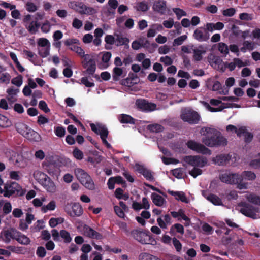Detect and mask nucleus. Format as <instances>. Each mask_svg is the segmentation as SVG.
I'll return each mask as SVG.
<instances>
[{
	"label": "nucleus",
	"mask_w": 260,
	"mask_h": 260,
	"mask_svg": "<svg viewBox=\"0 0 260 260\" xmlns=\"http://www.w3.org/2000/svg\"><path fill=\"white\" fill-rule=\"evenodd\" d=\"M201 141L205 146L215 147L227 145V139L221 133L213 127H204L200 131Z\"/></svg>",
	"instance_id": "obj_1"
},
{
	"label": "nucleus",
	"mask_w": 260,
	"mask_h": 260,
	"mask_svg": "<svg viewBox=\"0 0 260 260\" xmlns=\"http://www.w3.org/2000/svg\"><path fill=\"white\" fill-rule=\"evenodd\" d=\"M184 161L187 164L194 167V168L189 172V174L194 178L202 173V170L197 167L203 168L207 164V160L205 157L199 155L185 156L184 158Z\"/></svg>",
	"instance_id": "obj_2"
},
{
	"label": "nucleus",
	"mask_w": 260,
	"mask_h": 260,
	"mask_svg": "<svg viewBox=\"0 0 260 260\" xmlns=\"http://www.w3.org/2000/svg\"><path fill=\"white\" fill-rule=\"evenodd\" d=\"M74 173L77 179L86 188L90 190L95 188L92 179L84 170L81 168H76L74 170Z\"/></svg>",
	"instance_id": "obj_3"
},
{
	"label": "nucleus",
	"mask_w": 260,
	"mask_h": 260,
	"mask_svg": "<svg viewBox=\"0 0 260 260\" xmlns=\"http://www.w3.org/2000/svg\"><path fill=\"white\" fill-rule=\"evenodd\" d=\"M38 54L42 58L47 57L50 54V43L45 38H40L37 40Z\"/></svg>",
	"instance_id": "obj_4"
},
{
	"label": "nucleus",
	"mask_w": 260,
	"mask_h": 260,
	"mask_svg": "<svg viewBox=\"0 0 260 260\" xmlns=\"http://www.w3.org/2000/svg\"><path fill=\"white\" fill-rule=\"evenodd\" d=\"M92 131L95 133L99 134L102 140L103 143L106 146L107 148H110L111 145L106 140V138L108 135L107 128L103 124L97 123L96 124L91 123L90 124Z\"/></svg>",
	"instance_id": "obj_5"
},
{
	"label": "nucleus",
	"mask_w": 260,
	"mask_h": 260,
	"mask_svg": "<svg viewBox=\"0 0 260 260\" xmlns=\"http://www.w3.org/2000/svg\"><path fill=\"white\" fill-rule=\"evenodd\" d=\"M134 238L143 244H151L154 245L156 240L151 236L145 232L135 231L133 233Z\"/></svg>",
	"instance_id": "obj_6"
},
{
	"label": "nucleus",
	"mask_w": 260,
	"mask_h": 260,
	"mask_svg": "<svg viewBox=\"0 0 260 260\" xmlns=\"http://www.w3.org/2000/svg\"><path fill=\"white\" fill-rule=\"evenodd\" d=\"M26 29L31 34H36L40 27V24L36 19H32L30 15H27L23 19Z\"/></svg>",
	"instance_id": "obj_7"
},
{
	"label": "nucleus",
	"mask_w": 260,
	"mask_h": 260,
	"mask_svg": "<svg viewBox=\"0 0 260 260\" xmlns=\"http://www.w3.org/2000/svg\"><path fill=\"white\" fill-rule=\"evenodd\" d=\"M186 145L188 148L198 153L203 154L211 155V151L205 145L194 140H189L186 143Z\"/></svg>",
	"instance_id": "obj_8"
},
{
	"label": "nucleus",
	"mask_w": 260,
	"mask_h": 260,
	"mask_svg": "<svg viewBox=\"0 0 260 260\" xmlns=\"http://www.w3.org/2000/svg\"><path fill=\"white\" fill-rule=\"evenodd\" d=\"M240 206H241L239 209L240 212L244 215L253 219L260 218V214L258 213L257 208L246 203H242Z\"/></svg>",
	"instance_id": "obj_9"
},
{
	"label": "nucleus",
	"mask_w": 260,
	"mask_h": 260,
	"mask_svg": "<svg viewBox=\"0 0 260 260\" xmlns=\"http://www.w3.org/2000/svg\"><path fill=\"white\" fill-rule=\"evenodd\" d=\"M241 174L232 172H225L220 176V179L223 182L230 184H236L241 181Z\"/></svg>",
	"instance_id": "obj_10"
},
{
	"label": "nucleus",
	"mask_w": 260,
	"mask_h": 260,
	"mask_svg": "<svg viewBox=\"0 0 260 260\" xmlns=\"http://www.w3.org/2000/svg\"><path fill=\"white\" fill-rule=\"evenodd\" d=\"M82 66L86 69V73L89 75H93L96 70V63L93 57L89 54L84 56L83 60Z\"/></svg>",
	"instance_id": "obj_11"
},
{
	"label": "nucleus",
	"mask_w": 260,
	"mask_h": 260,
	"mask_svg": "<svg viewBox=\"0 0 260 260\" xmlns=\"http://www.w3.org/2000/svg\"><path fill=\"white\" fill-rule=\"evenodd\" d=\"M210 104L214 106H218L221 104V105L217 108H213L211 107L207 102H202V103L204 105V106L207 109L208 111L211 112H218V111H221L223 109L226 108L231 107L230 104H226L224 103H221V100L219 99H211L210 100Z\"/></svg>",
	"instance_id": "obj_12"
},
{
	"label": "nucleus",
	"mask_w": 260,
	"mask_h": 260,
	"mask_svg": "<svg viewBox=\"0 0 260 260\" xmlns=\"http://www.w3.org/2000/svg\"><path fill=\"white\" fill-rule=\"evenodd\" d=\"M181 119L189 123H197L199 121L200 116L197 112L190 110H184L181 115Z\"/></svg>",
	"instance_id": "obj_13"
},
{
	"label": "nucleus",
	"mask_w": 260,
	"mask_h": 260,
	"mask_svg": "<svg viewBox=\"0 0 260 260\" xmlns=\"http://www.w3.org/2000/svg\"><path fill=\"white\" fill-rule=\"evenodd\" d=\"M21 190V187L16 182L7 183L5 185L4 196L10 197L15 194H18Z\"/></svg>",
	"instance_id": "obj_14"
},
{
	"label": "nucleus",
	"mask_w": 260,
	"mask_h": 260,
	"mask_svg": "<svg viewBox=\"0 0 260 260\" xmlns=\"http://www.w3.org/2000/svg\"><path fill=\"white\" fill-rule=\"evenodd\" d=\"M206 27H200L194 30L193 36L196 40L199 42L206 41L210 37Z\"/></svg>",
	"instance_id": "obj_15"
},
{
	"label": "nucleus",
	"mask_w": 260,
	"mask_h": 260,
	"mask_svg": "<svg viewBox=\"0 0 260 260\" xmlns=\"http://www.w3.org/2000/svg\"><path fill=\"white\" fill-rule=\"evenodd\" d=\"M137 107L142 111H151L156 109V105L155 104L148 103L144 100H138L136 102Z\"/></svg>",
	"instance_id": "obj_16"
},
{
	"label": "nucleus",
	"mask_w": 260,
	"mask_h": 260,
	"mask_svg": "<svg viewBox=\"0 0 260 260\" xmlns=\"http://www.w3.org/2000/svg\"><path fill=\"white\" fill-rule=\"evenodd\" d=\"M41 185L49 193H55L57 190L56 184L49 177L41 184Z\"/></svg>",
	"instance_id": "obj_17"
},
{
	"label": "nucleus",
	"mask_w": 260,
	"mask_h": 260,
	"mask_svg": "<svg viewBox=\"0 0 260 260\" xmlns=\"http://www.w3.org/2000/svg\"><path fill=\"white\" fill-rule=\"evenodd\" d=\"M77 12L81 14L93 15L97 13V10L93 7H88L80 2L78 4Z\"/></svg>",
	"instance_id": "obj_18"
},
{
	"label": "nucleus",
	"mask_w": 260,
	"mask_h": 260,
	"mask_svg": "<svg viewBox=\"0 0 260 260\" xmlns=\"http://www.w3.org/2000/svg\"><path fill=\"white\" fill-rule=\"evenodd\" d=\"M158 226L162 229H167L169 225L171 224V216L166 214L163 216L158 217L156 219Z\"/></svg>",
	"instance_id": "obj_19"
},
{
	"label": "nucleus",
	"mask_w": 260,
	"mask_h": 260,
	"mask_svg": "<svg viewBox=\"0 0 260 260\" xmlns=\"http://www.w3.org/2000/svg\"><path fill=\"white\" fill-rule=\"evenodd\" d=\"M134 168L138 172L142 174L147 180H152L153 179V176L151 171L145 168L143 166L136 164L135 165Z\"/></svg>",
	"instance_id": "obj_20"
},
{
	"label": "nucleus",
	"mask_w": 260,
	"mask_h": 260,
	"mask_svg": "<svg viewBox=\"0 0 260 260\" xmlns=\"http://www.w3.org/2000/svg\"><path fill=\"white\" fill-rule=\"evenodd\" d=\"M83 234L85 236L92 239H101L102 238V235L100 233L87 225L83 228Z\"/></svg>",
	"instance_id": "obj_21"
},
{
	"label": "nucleus",
	"mask_w": 260,
	"mask_h": 260,
	"mask_svg": "<svg viewBox=\"0 0 260 260\" xmlns=\"http://www.w3.org/2000/svg\"><path fill=\"white\" fill-rule=\"evenodd\" d=\"M12 162L15 166L20 168H24L28 164L27 160L21 154L18 153L15 156Z\"/></svg>",
	"instance_id": "obj_22"
},
{
	"label": "nucleus",
	"mask_w": 260,
	"mask_h": 260,
	"mask_svg": "<svg viewBox=\"0 0 260 260\" xmlns=\"http://www.w3.org/2000/svg\"><path fill=\"white\" fill-rule=\"evenodd\" d=\"M71 207V210H68V206L66 208V210L71 216H79L82 213V207L78 203H74L72 206L69 205Z\"/></svg>",
	"instance_id": "obj_23"
},
{
	"label": "nucleus",
	"mask_w": 260,
	"mask_h": 260,
	"mask_svg": "<svg viewBox=\"0 0 260 260\" xmlns=\"http://www.w3.org/2000/svg\"><path fill=\"white\" fill-rule=\"evenodd\" d=\"M231 156L228 154H221L212 158V161L218 165H226L230 160Z\"/></svg>",
	"instance_id": "obj_24"
},
{
	"label": "nucleus",
	"mask_w": 260,
	"mask_h": 260,
	"mask_svg": "<svg viewBox=\"0 0 260 260\" xmlns=\"http://www.w3.org/2000/svg\"><path fill=\"white\" fill-rule=\"evenodd\" d=\"M151 198L153 203L156 206L161 207H166L167 202L162 196L155 193H152Z\"/></svg>",
	"instance_id": "obj_25"
},
{
	"label": "nucleus",
	"mask_w": 260,
	"mask_h": 260,
	"mask_svg": "<svg viewBox=\"0 0 260 260\" xmlns=\"http://www.w3.org/2000/svg\"><path fill=\"white\" fill-rule=\"evenodd\" d=\"M19 89L14 87H10L7 89V100L11 104H13L17 101V94L19 92Z\"/></svg>",
	"instance_id": "obj_26"
},
{
	"label": "nucleus",
	"mask_w": 260,
	"mask_h": 260,
	"mask_svg": "<svg viewBox=\"0 0 260 260\" xmlns=\"http://www.w3.org/2000/svg\"><path fill=\"white\" fill-rule=\"evenodd\" d=\"M192 51L193 59L197 61L201 60L203 58L202 55L206 52V49L202 46L192 49Z\"/></svg>",
	"instance_id": "obj_27"
},
{
	"label": "nucleus",
	"mask_w": 260,
	"mask_h": 260,
	"mask_svg": "<svg viewBox=\"0 0 260 260\" xmlns=\"http://www.w3.org/2000/svg\"><path fill=\"white\" fill-rule=\"evenodd\" d=\"M168 192L174 196L177 200H180L182 202L188 203L189 202V199L186 197L185 193L182 191H174L173 190H168Z\"/></svg>",
	"instance_id": "obj_28"
},
{
	"label": "nucleus",
	"mask_w": 260,
	"mask_h": 260,
	"mask_svg": "<svg viewBox=\"0 0 260 260\" xmlns=\"http://www.w3.org/2000/svg\"><path fill=\"white\" fill-rule=\"evenodd\" d=\"M171 214L174 218H178V220L181 218L185 220L186 222L185 224L186 226L189 224L190 220L189 218L185 215L184 211L182 209H179L177 212L172 211L171 212Z\"/></svg>",
	"instance_id": "obj_29"
},
{
	"label": "nucleus",
	"mask_w": 260,
	"mask_h": 260,
	"mask_svg": "<svg viewBox=\"0 0 260 260\" xmlns=\"http://www.w3.org/2000/svg\"><path fill=\"white\" fill-rule=\"evenodd\" d=\"M224 24L220 22L216 23H207L205 27L206 29L209 32H213L214 30H220L224 28Z\"/></svg>",
	"instance_id": "obj_30"
},
{
	"label": "nucleus",
	"mask_w": 260,
	"mask_h": 260,
	"mask_svg": "<svg viewBox=\"0 0 260 260\" xmlns=\"http://www.w3.org/2000/svg\"><path fill=\"white\" fill-rule=\"evenodd\" d=\"M18 234V231L14 228H10L4 232V237L7 242H9L11 239H15Z\"/></svg>",
	"instance_id": "obj_31"
},
{
	"label": "nucleus",
	"mask_w": 260,
	"mask_h": 260,
	"mask_svg": "<svg viewBox=\"0 0 260 260\" xmlns=\"http://www.w3.org/2000/svg\"><path fill=\"white\" fill-rule=\"evenodd\" d=\"M23 136L31 141H37L40 139L39 134L30 127L27 129V132L23 134Z\"/></svg>",
	"instance_id": "obj_32"
},
{
	"label": "nucleus",
	"mask_w": 260,
	"mask_h": 260,
	"mask_svg": "<svg viewBox=\"0 0 260 260\" xmlns=\"http://www.w3.org/2000/svg\"><path fill=\"white\" fill-rule=\"evenodd\" d=\"M23 136L31 141H37L40 139L39 134L30 127L27 129V132L23 134Z\"/></svg>",
	"instance_id": "obj_33"
},
{
	"label": "nucleus",
	"mask_w": 260,
	"mask_h": 260,
	"mask_svg": "<svg viewBox=\"0 0 260 260\" xmlns=\"http://www.w3.org/2000/svg\"><path fill=\"white\" fill-rule=\"evenodd\" d=\"M242 47L240 48V51L243 53L247 51H251L255 48V43L250 41H244L242 43Z\"/></svg>",
	"instance_id": "obj_34"
},
{
	"label": "nucleus",
	"mask_w": 260,
	"mask_h": 260,
	"mask_svg": "<svg viewBox=\"0 0 260 260\" xmlns=\"http://www.w3.org/2000/svg\"><path fill=\"white\" fill-rule=\"evenodd\" d=\"M153 9L161 14L164 13L166 10V2L164 0H158L153 5Z\"/></svg>",
	"instance_id": "obj_35"
},
{
	"label": "nucleus",
	"mask_w": 260,
	"mask_h": 260,
	"mask_svg": "<svg viewBox=\"0 0 260 260\" xmlns=\"http://www.w3.org/2000/svg\"><path fill=\"white\" fill-rule=\"evenodd\" d=\"M149 44V42L147 40H135L132 44V48L134 50H138L141 47H147Z\"/></svg>",
	"instance_id": "obj_36"
},
{
	"label": "nucleus",
	"mask_w": 260,
	"mask_h": 260,
	"mask_svg": "<svg viewBox=\"0 0 260 260\" xmlns=\"http://www.w3.org/2000/svg\"><path fill=\"white\" fill-rule=\"evenodd\" d=\"M0 209L3 210L4 214H8L12 211V205L11 203L7 201L1 200L0 201Z\"/></svg>",
	"instance_id": "obj_37"
},
{
	"label": "nucleus",
	"mask_w": 260,
	"mask_h": 260,
	"mask_svg": "<svg viewBox=\"0 0 260 260\" xmlns=\"http://www.w3.org/2000/svg\"><path fill=\"white\" fill-rule=\"evenodd\" d=\"M226 129L227 132L231 133H235L238 136H242V133H244L245 131V127L240 126L239 128L236 127L233 125H229L226 126Z\"/></svg>",
	"instance_id": "obj_38"
},
{
	"label": "nucleus",
	"mask_w": 260,
	"mask_h": 260,
	"mask_svg": "<svg viewBox=\"0 0 260 260\" xmlns=\"http://www.w3.org/2000/svg\"><path fill=\"white\" fill-rule=\"evenodd\" d=\"M33 176L35 179L41 184L48 177L46 174L39 170L35 171L34 172Z\"/></svg>",
	"instance_id": "obj_39"
},
{
	"label": "nucleus",
	"mask_w": 260,
	"mask_h": 260,
	"mask_svg": "<svg viewBox=\"0 0 260 260\" xmlns=\"http://www.w3.org/2000/svg\"><path fill=\"white\" fill-rule=\"evenodd\" d=\"M176 232L183 235L184 233V230L183 225L179 223H176L173 225L170 228L169 233L172 235H175Z\"/></svg>",
	"instance_id": "obj_40"
},
{
	"label": "nucleus",
	"mask_w": 260,
	"mask_h": 260,
	"mask_svg": "<svg viewBox=\"0 0 260 260\" xmlns=\"http://www.w3.org/2000/svg\"><path fill=\"white\" fill-rule=\"evenodd\" d=\"M56 208V202L54 201H51L48 204L43 205L41 207V211L44 213H47L48 211H54Z\"/></svg>",
	"instance_id": "obj_41"
},
{
	"label": "nucleus",
	"mask_w": 260,
	"mask_h": 260,
	"mask_svg": "<svg viewBox=\"0 0 260 260\" xmlns=\"http://www.w3.org/2000/svg\"><path fill=\"white\" fill-rule=\"evenodd\" d=\"M213 91H219V93L220 94L226 95L229 92V89L225 88L222 89L221 88V84L219 81H215L212 87Z\"/></svg>",
	"instance_id": "obj_42"
},
{
	"label": "nucleus",
	"mask_w": 260,
	"mask_h": 260,
	"mask_svg": "<svg viewBox=\"0 0 260 260\" xmlns=\"http://www.w3.org/2000/svg\"><path fill=\"white\" fill-rule=\"evenodd\" d=\"M241 176L242 178L241 181H243L244 180L252 181L254 180L256 178V175L253 172L248 171H243L241 174Z\"/></svg>",
	"instance_id": "obj_43"
},
{
	"label": "nucleus",
	"mask_w": 260,
	"mask_h": 260,
	"mask_svg": "<svg viewBox=\"0 0 260 260\" xmlns=\"http://www.w3.org/2000/svg\"><path fill=\"white\" fill-rule=\"evenodd\" d=\"M208 61L211 66L214 68H216L217 67L219 66L222 62V60L220 58L212 54L208 56Z\"/></svg>",
	"instance_id": "obj_44"
},
{
	"label": "nucleus",
	"mask_w": 260,
	"mask_h": 260,
	"mask_svg": "<svg viewBox=\"0 0 260 260\" xmlns=\"http://www.w3.org/2000/svg\"><path fill=\"white\" fill-rule=\"evenodd\" d=\"M10 56L15 64L18 70L21 73L24 72L25 69L18 61L16 54L14 52H10Z\"/></svg>",
	"instance_id": "obj_45"
},
{
	"label": "nucleus",
	"mask_w": 260,
	"mask_h": 260,
	"mask_svg": "<svg viewBox=\"0 0 260 260\" xmlns=\"http://www.w3.org/2000/svg\"><path fill=\"white\" fill-rule=\"evenodd\" d=\"M15 240L19 243L23 245H27L29 244L30 240L26 236L22 234L18 231V236H16Z\"/></svg>",
	"instance_id": "obj_46"
},
{
	"label": "nucleus",
	"mask_w": 260,
	"mask_h": 260,
	"mask_svg": "<svg viewBox=\"0 0 260 260\" xmlns=\"http://www.w3.org/2000/svg\"><path fill=\"white\" fill-rule=\"evenodd\" d=\"M206 199L214 205L218 206L222 205L221 200L216 195L212 194H210L206 197Z\"/></svg>",
	"instance_id": "obj_47"
},
{
	"label": "nucleus",
	"mask_w": 260,
	"mask_h": 260,
	"mask_svg": "<svg viewBox=\"0 0 260 260\" xmlns=\"http://www.w3.org/2000/svg\"><path fill=\"white\" fill-rule=\"evenodd\" d=\"M139 260H161L159 258L148 253H141L139 255Z\"/></svg>",
	"instance_id": "obj_48"
},
{
	"label": "nucleus",
	"mask_w": 260,
	"mask_h": 260,
	"mask_svg": "<svg viewBox=\"0 0 260 260\" xmlns=\"http://www.w3.org/2000/svg\"><path fill=\"white\" fill-rule=\"evenodd\" d=\"M119 120L123 123H134V119L129 115L121 114L118 117Z\"/></svg>",
	"instance_id": "obj_49"
},
{
	"label": "nucleus",
	"mask_w": 260,
	"mask_h": 260,
	"mask_svg": "<svg viewBox=\"0 0 260 260\" xmlns=\"http://www.w3.org/2000/svg\"><path fill=\"white\" fill-rule=\"evenodd\" d=\"M218 50L220 52L224 55H226L229 53V47L227 44L223 42H220L217 44Z\"/></svg>",
	"instance_id": "obj_50"
},
{
	"label": "nucleus",
	"mask_w": 260,
	"mask_h": 260,
	"mask_svg": "<svg viewBox=\"0 0 260 260\" xmlns=\"http://www.w3.org/2000/svg\"><path fill=\"white\" fill-rule=\"evenodd\" d=\"M16 127L17 131L19 133L21 134L22 136L25 132H27V129H29V127L23 123H17L16 124Z\"/></svg>",
	"instance_id": "obj_51"
},
{
	"label": "nucleus",
	"mask_w": 260,
	"mask_h": 260,
	"mask_svg": "<svg viewBox=\"0 0 260 260\" xmlns=\"http://www.w3.org/2000/svg\"><path fill=\"white\" fill-rule=\"evenodd\" d=\"M248 201L252 203L260 205V197L255 194L249 193L246 196Z\"/></svg>",
	"instance_id": "obj_52"
},
{
	"label": "nucleus",
	"mask_w": 260,
	"mask_h": 260,
	"mask_svg": "<svg viewBox=\"0 0 260 260\" xmlns=\"http://www.w3.org/2000/svg\"><path fill=\"white\" fill-rule=\"evenodd\" d=\"M115 196L118 199H124V200H127L129 198L127 194H123V190L120 188L116 189Z\"/></svg>",
	"instance_id": "obj_53"
},
{
	"label": "nucleus",
	"mask_w": 260,
	"mask_h": 260,
	"mask_svg": "<svg viewBox=\"0 0 260 260\" xmlns=\"http://www.w3.org/2000/svg\"><path fill=\"white\" fill-rule=\"evenodd\" d=\"M111 53L109 52H105L103 53L102 56V61L103 62V66L104 68H106L109 66L108 62L111 58Z\"/></svg>",
	"instance_id": "obj_54"
},
{
	"label": "nucleus",
	"mask_w": 260,
	"mask_h": 260,
	"mask_svg": "<svg viewBox=\"0 0 260 260\" xmlns=\"http://www.w3.org/2000/svg\"><path fill=\"white\" fill-rule=\"evenodd\" d=\"M148 129L154 133H159L162 132L164 127L162 125L158 124H152L148 126Z\"/></svg>",
	"instance_id": "obj_55"
},
{
	"label": "nucleus",
	"mask_w": 260,
	"mask_h": 260,
	"mask_svg": "<svg viewBox=\"0 0 260 260\" xmlns=\"http://www.w3.org/2000/svg\"><path fill=\"white\" fill-rule=\"evenodd\" d=\"M12 84L15 85L17 87H20L23 84V77L21 75H18L16 77L13 78L11 80Z\"/></svg>",
	"instance_id": "obj_56"
},
{
	"label": "nucleus",
	"mask_w": 260,
	"mask_h": 260,
	"mask_svg": "<svg viewBox=\"0 0 260 260\" xmlns=\"http://www.w3.org/2000/svg\"><path fill=\"white\" fill-rule=\"evenodd\" d=\"M123 70L119 67H115L113 69V77L115 80H118L123 74Z\"/></svg>",
	"instance_id": "obj_57"
},
{
	"label": "nucleus",
	"mask_w": 260,
	"mask_h": 260,
	"mask_svg": "<svg viewBox=\"0 0 260 260\" xmlns=\"http://www.w3.org/2000/svg\"><path fill=\"white\" fill-rule=\"evenodd\" d=\"M17 154V153L10 149H7L5 151V156L11 162L13 160Z\"/></svg>",
	"instance_id": "obj_58"
},
{
	"label": "nucleus",
	"mask_w": 260,
	"mask_h": 260,
	"mask_svg": "<svg viewBox=\"0 0 260 260\" xmlns=\"http://www.w3.org/2000/svg\"><path fill=\"white\" fill-rule=\"evenodd\" d=\"M25 8L29 12H35L37 10L38 7L34 3L27 1L25 5Z\"/></svg>",
	"instance_id": "obj_59"
},
{
	"label": "nucleus",
	"mask_w": 260,
	"mask_h": 260,
	"mask_svg": "<svg viewBox=\"0 0 260 260\" xmlns=\"http://www.w3.org/2000/svg\"><path fill=\"white\" fill-rule=\"evenodd\" d=\"M11 79V75L7 72L3 73L0 76V83L8 84L9 83Z\"/></svg>",
	"instance_id": "obj_60"
},
{
	"label": "nucleus",
	"mask_w": 260,
	"mask_h": 260,
	"mask_svg": "<svg viewBox=\"0 0 260 260\" xmlns=\"http://www.w3.org/2000/svg\"><path fill=\"white\" fill-rule=\"evenodd\" d=\"M236 237L237 235L236 234L231 235L229 237H223L222 239V242L224 245H228L231 242L234 241V240L236 239Z\"/></svg>",
	"instance_id": "obj_61"
},
{
	"label": "nucleus",
	"mask_w": 260,
	"mask_h": 260,
	"mask_svg": "<svg viewBox=\"0 0 260 260\" xmlns=\"http://www.w3.org/2000/svg\"><path fill=\"white\" fill-rule=\"evenodd\" d=\"M60 237L63 238L65 242L69 243L72 240L70 233L65 230H61L60 232Z\"/></svg>",
	"instance_id": "obj_62"
},
{
	"label": "nucleus",
	"mask_w": 260,
	"mask_h": 260,
	"mask_svg": "<svg viewBox=\"0 0 260 260\" xmlns=\"http://www.w3.org/2000/svg\"><path fill=\"white\" fill-rule=\"evenodd\" d=\"M173 11L177 16L178 19H180V18L183 16H185L187 15L186 13L183 10L180 8H173Z\"/></svg>",
	"instance_id": "obj_63"
},
{
	"label": "nucleus",
	"mask_w": 260,
	"mask_h": 260,
	"mask_svg": "<svg viewBox=\"0 0 260 260\" xmlns=\"http://www.w3.org/2000/svg\"><path fill=\"white\" fill-rule=\"evenodd\" d=\"M172 243L176 250L177 252H180L182 248V245L180 242L176 238L174 237L172 238Z\"/></svg>",
	"instance_id": "obj_64"
}]
</instances>
